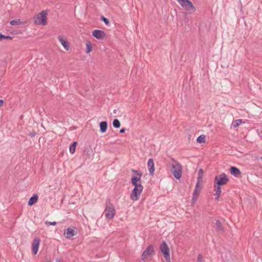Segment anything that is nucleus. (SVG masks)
<instances>
[{
    "mask_svg": "<svg viewBox=\"0 0 262 262\" xmlns=\"http://www.w3.org/2000/svg\"><path fill=\"white\" fill-rule=\"evenodd\" d=\"M155 254L154 247L152 245H149L145 250L143 252L141 255V259L145 261L147 260L148 261V258L152 256Z\"/></svg>",
    "mask_w": 262,
    "mask_h": 262,
    "instance_id": "obj_7",
    "label": "nucleus"
},
{
    "mask_svg": "<svg viewBox=\"0 0 262 262\" xmlns=\"http://www.w3.org/2000/svg\"><path fill=\"white\" fill-rule=\"evenodd\" d=\"M160 250L166 260L168 262V261L170 260L169 249L165 241H162V243L160 244Z\"/></svg>",
    "mask_w": 262,
    "mask_h": 262,
    "instance_id": "obj_8",
    "label": "nucleus"
},
{
    "mask_svg": "<svg viewBox=\"0 0 262 262\" xmlns=\"http://www.w3.org/2000/svg\"><path fill=\"white\" fill-rule=\"evenodd\" d=\"M113 125L115 128H119L121 126L119 120L117 119H115L113 122Z\"/></svg>",
    "mask_w": 262,
    "mask_h": 262,
    "instance_id": "obj_26",
    "label": "nucleus"
},
{
    "mask_svg": "<svg viewBox=\"0 0 262 262\" xmlns=\"http://www.w3.org/2000/svg\"><path fill=\"white\" fill-rule=\"evenodd\" d=\"M100 131L104 133L106 132L107 128V122L106 121H102L99 124Z\"/></svg>",
    "mask_w": 262,
    "mask_h": 262,
    "instance_id": "obj_17",
    "label": "nucleus"
},
{
    "mask_svg": "<svg viewBox=\"0 0 262 262\" xmlns=\"http://www.w3.org/2000/svg\"><path fill=\"white\" fill-rule=\"evenodd\" d=\"M59 41L61 43V44L63 46L64 48L67 50H69L70 48L69 44L67 40L66 39L63 38V37L60 35L58 36L57 37Z\"/></svg>",
    "mask_w": 262,
    "mask_h": 262,
    "instance_id": "obj_14",
    "label": "nucleus"
},
{
    "mask_svg": "<svg viewBox=\"0 0 262 262\" xmlns=\"http://www.w3.org/2000/svg\"><path fill=\"white\" fill-rule=\"evenodd\" d=\"M200 181H199V180H198L194 190H196L197 191L201 192L202 188L200 185Z\"/></svg>",
    "mask_w": 262,
    "mask_h": 262,
    "instance_id": "obj_29",
    "label": "nucleus"
},
{
    "mask_svg": "<svg viewBox=\"0 0 262 262\" xmlns=\"http://www.w3.org/2000/svg\"><path fill=\"white\" fill-rule=\"evenodd\" d=\"M100 20L101 21H103L106 25H107V26L109 25V24H110L109 20L107 18L105 17L104 16L102 15L101 16Z\"/></svg>",
    "mask_w": 262,
    "mask_h": 262,
    "instance_id": "obj_28",
    "label": "nucleus"
},
{
    "mask_svg": "<svg viewBox=\"0 0 262 262\" xmlns=\"http://www.w3.org/2000/svg\"><path fill=\"white\" fill-rule=\"evenodd\" d=\"M229 181V179L225 173L216 176L214 178V187L226 185Z\"/></svg>",
    "mask_w": 262,
    "mask_h": 262,
    "instance_id": "obj_5",
    "label": "nucleus"
},
{
    "mask_svg": "<svg viewBox=\"0 0 262 262\" xmlns=\"http://www.w3.org/2000/svg\"><path fill=\"white\" fill-rule=\"evenodd\" d=\"M40 242V239L38 237L35 238L33 241L32 243V248L33 253L34 255L36 254L38 252Z\"/></svg>",
    "mask_w": 262,
    "mask_h": 262,
    "instance_id": "obj_10",
    "label": "nucleus"
},
{
    "mask_svg": "<svg viewBox=\"0 0 262 262\" xmlns=\"http://www.w3.org/2000/svg\"><path fill=\"white\" fill-rule=\"evenodd\" d=\"M182 7L189 13H192L196 11V8L192 3L189 0H177Z\"/></svg>",
    "mask_w": 262,
    "mask_h": 262,
    "instance_id": "obj_4",
    "label": "nucleus"
},
{
    "mask_svg": "<svg viewBox=\"0 0 262 262\" xmlns=\"http://www.w3.org/2000/svg\"><path fill=\"white\" fill-rule=\"evenodd\" d=\"M4 39L12 40V37L11 36H9V35H4Z\"/></svg>",
    "mask_w": 262,
    "mask_h": 262,
    "instance_id": "obj_33",
    "label": "nucleus"
},
{
    "mask_svg": "<svg viewBox=\"0 0 262 262\" xmlns=\"http://www.w3.org/2000/svg\"><path fill=\"white\" fill-rule=\"evenodd\" d=\"M125 131V128H121L120 130V133H124Z\"/></svg>",
    "mask_w": 262,
    "mask_h": 262,
    "instance_id": "obj_36",
    "label": "nucleus"
},
{
    "mask_svg": "<svg viewBox=\"0 0 262 262\" xmlns=\"http://www.w3.org/2000/svg\"><path fill=\"white\" fill-rule=\"evenodd\" d=\"M260 159L262 161V157L260 158Z\"/></svg>",
    "mask_w": 262,
    "mask_h": 262,
    "instance_id": "obj_39",
    "label": "nucleus"
},
{
    "mask_svg": "<svg viewBox=\"0 0 262 262\" xmlns=\"http://www.w3.org/2000/svg\"><path fill=\"white\" fill-rule=\"evenodd\" d=\"M47 15L46 11H42L34 18V23L35 25L45 26L47 24Z\"/></svg>",
    "mask_w": 262,
    "mask_h": 262,
    "instance_id": "obj_6",
    "label": "nucleus"
},
{
    "mask_svg": "<svg viewBox=\"0 0 262 262\" xmlns=\"http://www.w3.org/2000/svg\"><path fill=\"white\" fill-rule=\"evenodd\" d=\"M104 212L106 218L108 220H112L115 215V209L109 200H106V201L105 209Z\"/></svg>",
    "mask_w": 262,
    "mask_h": 262,
    "instance_id": "obj_3",
    "label": "nucleus"
},
{
    "mask_svg": "<svg viewBox=\"0 0 262 262\" xmlns=\"http://www.w3.org/2000/svg\"><path fill=\"white\" fill-rule=\"evenodd\" d=\"M77 234V231L72 228H67L64 232V235L67 238H70Z\"/></svg>",
    "mask_w": 262,
    "mask_h": 262,
    "instance_id": "obj_12",
    "label": "nucleus"
},
{
    "mask_svg": "<svg viewBox=\"0 0 262 262\" xmlns=\"http://www.w3.org/2000/svg\"><path fill=\"white\" fill-rule=\"evenodd\" d=\"M230 172L231 174L236 178L241 177V172L240 170L235 166H231L230 168Z\"/></svg>",
    "mask_w": 262,
    "mask_h": 262,
    "instance_id": "obj_13",
    "label": "nucleus"
},
{
    "mask_svg": "<svg viewBox=\"0 0 262 262\" xmlns=\"http://www.w3.org/2000/svg\"><path fill=\"white\" fill-rule=\"evenodd\" d=\"M206 136L204 135H201L199 136L196 139V141L199 143H203L205 142Z\"/></svg>",
    "mask_w": 262,
    "mask_h": 262,
    "instance_id": "obj_24",
    "label": "nucleus"
},
{
    "mask_svg": "<svg viewBox=\"0 0 262 262\" xmlns=\"http://www.w3.org/2000/svg\"><path fill=\"white\" fill-rule=\"evenodd\" d=\"M242 122V119H237L232 122V125L234 127H236L239 126Z\"/></svg>",
    "mask_w": 262,
    "mask_h": 262,
    "instance_id": "obj_27",
    "label": "nucleus"
},
{
    "mask_svg": "<svg viewBox=\"0 0 262 262\" xmlns=\"http://www.w3.org/2000/svg\"><path fill=\"white\" fill-rule=\"evenodd\" d=\"M92 151L90 147H86L84 149L83 151V155L85 156L86 158H90Z\"/></svg>",
    "mask_w": 262,
    "mask_h": 262,
    "instance_id": "obj_20",
    "label": "nucleus"
},
{
    "mask_svg": "<svg viewBox=\"0 0 262 262\" xmlns=\"http://www.w3.org/2000/svg\"><path fill=\"white\" fill-rule=\"evenodd\" d=\"M143 190V187L134 188L132 190L130 195V199L132 201H138L140 196L141 193Z\"/></svg>",
    "mask_w": 262,
    "mask_h": 262,
    "instance_id": "obj_9",
    "label": "nucleus"
},
{
    "mask_svg": "<svg viewBox=\"0 0 262 262\" xmlns=\"http://www.w3.org/2000/svg\"><path fill=\"white\" fill-rule=\"evenodd\" d=\"M47 262H48V261H47Z\"/></svg>",
    "mask_w": 262,
    "mask_h": 262,
    "instance_id": "obj_40",
    "label": "nucleus"
},
{
    "mask_svg": "<svg viewBox=\"0 0 262 262\" xmlns=\"http://www.w3.org/2000/svg\"><path fill=\"white\" fill-rule=\"evenodd\" d=\"M4 104V100L0 99V107H1Z\"/></svg>",
    "mask_w": 262,
    "mask_h": 262,
    "instance_id": "obj_37",
    "label": "nucleus"
},
{
    "mask_svg": "<svg viewBox=\"0 0 262 262\" xmlns=\"http://www.w3.org/2000/svg\"><path fill=\"white\" fill-rule=\"evenodd\" d=\"M132 172L137 175L136 176H133L131 178V183L134 186V188L143 187L141 182L143 173L141 171L135 169H132Z\"/></svg>",
    "mask_w": 262,
    "mask_h": 262,
    "instance_id": "obj_2",
    "label": "nucleus"
},
{
    "mask_svg": "<svg viewBox=\"0 0 262 262\" xmlns=\"http://www.w3.org/2000/svg\"><path fill=\"white\" fill-rule=\"evenodd\" d=\"M10 24L12 26L19 25L22 24V22L20 19H15L10 21Z\"/></svg>",
    "mask_w": 262,
    "mask_h": 262,
    "instance_id": "obj_23",
    "label": "nucleus"
},
{
    "mask_svg": "<svg viewBox=\"0 0 262 262\" xmlns=\"http://www.w3.org/2000/svg\"><path fill=\"white\" fill-rule=\"evenodd\" d=\"M204 174V171L202 169H200L199 170V172H198V179H197V180H199V181H201V178H202V176Z\"/></svg>",
    "mask_w": 262,
    "mask_h": 262,
    "instance_id": "obj_30",
    "label": "nucleus"
},
{
    "mask_svg": "<svg viewBox=\"0 0 262 262\" xmlns=\"http://www.w3.org/2000/svg\"><path fill=\"white\" fill-rule=\"evenodd\" d=\"M45 224L47 225H52V226H55L57 224L56 222H48L46 221L45 222Z\"/></svg>",
    "mask_w": 262,
    "mask_h": 262,
    "instance_id": "obj_31",
    "label": "nucleus"
},
{
    "mask_svg": "<svg viewBox=\"0 0 262 262\" xmlns=\"http://www.w3.org/2000/svg\"><path fill=\"white\" fill-rule=\"evenodd\" d=\"M203 257L201 254H199L197 258V262H202Z\"/></svg>",
    "mask_w": 262,
    "mask_h": 262,
    "instance_id": "obj_32",
    "label": "nucleus"
},
{
    "mask_svg": "<svg viewBox=\"0 0 262 262\" xmlns=\"http://www.w3.org/2000/svg\"><path fill=\"white\" fill-rule=\"evenodd\" d=\"M216 188L215 191V193H214V195L216 196L215 200H217L219 198H220L221 193V187L220 186H216L215 187Z\"/></svg>",
    "mask_w": 262,
    "mask_h": 262,
    "instance_id": "obj_21",
    "label": "nucleus"
},
{
    "mask_svg": "<svg viewBox=\"0 0 262 262\" xmlns=\"http://www.w3.org/2000/svg\"><path fill=\"white\" fill-rule=\"evenodd\" d=\"M171 161L172 163H169L171 168V173L176 179L179 180L182 177V166L180 163L173 158H172Z\"/></svg>",
    "mask_w": 262,
    "mask_h": 262,
    "instance_id": "obj_1",
    "label": "nucleus"
},
{
    "mask_svg": "<svg viewBox=\"0 0 262 262\" xmlns=\"http://www.w3.org/2000/svg\"><path fill=\"white\" fill-rule=\"evenodd\" d=\"M92 50V46L90 41H88L86 43V52L89 53Z\"/></svg>",
    "mask_w": 262,
    "mask_h": 262,
    "instance_id": "obj_25",
    "label": "nucleus"
},
{
    "mask_svg": "<svg viewBox=\"0 0 262 262\" xmlns=\"http://www.w3.org/2000/svg\"><path fill=\"white\" fill-rule=\"evenodd\" d=\"M215 226L216 230L217 231H220L221 233H224L225 232V229L219 220H216L215 221Z\"/></svg>",
    "mask_w": 262,
    "mask_h": 262,
    "instance_id": "obj_16",
    "label": "nucleus"
},
{
    "mask_svg": "<svg viewBox=\"0 0 262 262\" xmlns=\"http://www.w3.org/2000/svg\"><path fill=\"white\" fill-rule=\"evenodd\" d=\"M200 191H197L196 190H194L193 192L192 198V204H194L197 201L199 195L200 194Z\"/></svg>",
    "mask_w": 262,
    "mask_h": 262,
    "instance_id": "obj_19",
    "label": "nucleus"
},
{
    "mask_svg": "<svg viewBox=\"0 0 262 262\" xmlns=\"http://www.w3.org/2000/svg\"><path fill=\"white\" fill-rule=\"evenodd\" d=\"M4 35L2 33H0V41H2L4 40Z\"/></svg>",
    "mask_w": 262,
    "mask_h": 262,
    "instance_id": "obj_35",
    "label": "nucleus"
},
{
    "mask_svg": "<svg viewBox=\"0 0 262 262\" xmlns=\"http://www.w3.org/2000/svg\"><path fill=\"white\" fill-rule=\"evenodd\" d=\"M76 142H73L70 146V151L72 154H73L75 152L76 147L77 145Z\"/></svg>",
    "mask_w": 262,
    "mask_h": 262,
    "instance_id": "obj_22",
    "label": "nucleus"
},
{
    "mask_svg": "<svg viewBox=\"0 0 262 262\" xmlns=\"http://www.w3.org/2000/svg\"><path fill=\"white\" fill-rule=\"evenodd\" d=\"M92 35L96 38L100 39L104 38L106 34L102 30L96 29L93 31Z\"/></svg>",
    "mask_w": 262,
    "mask_h": 262,
    "instance_id": "obj_11",
    "label": "nucleus"
},
{
    "mask_svg": "<svg viewBox=\"0 0 262 262\" xmlns=\"http://www.w3.org/2000/svg\"><path fill=\"white\" fill-rule=\"evenodd\" d=\"M38 199V195L36 194H34L33 196H32L30 198L29 202H28V205L29 206H32L33 205H34V204H35L37 202Z\"/></svg>",
    "mask_w": 262,
    "mask_h": 262,
    "instance_id": "obj_18",
    "label": "nucleus"
},
{
    "mask_svg": "<svg viewBox=\"0 0 262 262\" xmlns=\"http://www.w3.org/2000/svg\"><path fill=\"white\" fill-rule=\"evenodd\" d=\"M29 136H30L32 138L34 137L36 135V133L35 132H31L29 133Z\"/></svg>",
    "mask_w": 262,
    "mask_h": 262,
    "instance_id": "obj_34",
    "label": "nucleus"
},
{
    "mask_svg": "<svg viewBox=\"0 0 262 262\" xmlns=\"http://www.w3.org/2000/svg\"><path fill=\"white\" fill-rule=\"evenodd\" d=\"M147 167L148 168V171L151 175L153 174L155 171V164L154 160L152 158H150L147 162Z\"/></svg>",
    "mask_w": 262,
    "mask_h": 262,
    "instance_id": "obj_15",
    "label": "nucleus"
},
{
    "mask_svg": "<svg viewBox=\"0 0 262 262\" xmlns=\"http://www.w3.org/2000/svg\"><path fill=\"white\" fill-rule=\"evenodd\" d=\"M56 262H59V259H56Z\"/></svg>",
    "mask_w": 262,
    "mask_h": 262,
    "instance_id": "obj_38",
    "label": "nucleus"
}]
</instances>
